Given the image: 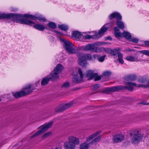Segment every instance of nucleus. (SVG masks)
Wrapping results in <instances>:
<instances>
[{
  "label": "nucleus",
  "instance_id": "49530a36",
  "mask_svg": "<svg viewBox=\"0 0 149 149\" xmlns=\"http://www.w3.org/2000/svg\"><path fill=\"white\" fill-rule=\"evenodd\" d=\"M144 43L146 45L149 46V41H146Z\"/></svg>",
  "mask_w": 149,
  "mask_h": 149
},
{
  "label": "nucleus",
  "instance_id": "dca6fc26",
  "mask_svg": "<svg viewBox=\"0 0 149 149\" xmlns=\"http://www.w3.org/2000/svg\"><path fill=\"white\" fill-rule=\"evenodd\" d=\"M121 90V86H116L107 88L103 91L102 92L104 93H108L109 92L116 91Z\"/></svg>",
  "mask_w": 149,
  "mask_h": 149
},
{
  "label": "nucleus",
  "instance_id": "58836bf2",
  "mask_svg": "<svg viewBox=\"0 0 149 149\" xmlns=\"http://www.w3.org/2000/svg\"><path fill=\"white\" fill-rule=\"evenodd\" d=\"M130 40L133 42L137 43L139 41V40L135 38H131V39H130Z\"/></svg>",
  "mask_w": 149,
  "mask_h": 149
},
{
  "label": "nucleus",
  "instance_id": "2eb2a0df",
  "mask_svg": "<svg viewBox=\"0 0 149 149\" xmlns=\"http://www.w3.org/2000/svg\"><path fill=\"white\" fill-rule=\"evenodd\" d=\"M94 44H89L81 46L80 48L79 49L84 51H90L93 52L94 48Z\"/></svg>",
  "mask_w": 149,
  "mask_h": 149
},
{
  "label": "nucleus",
  "instance_id": "423d86ee",
  "mask_svg": "<svg viewBox=\"0 0 149 149\" xmlns=\"http://www.w3.org/2000/svg\"><path fill=\"white\" fill-rule=\"evenodd\" d=\"M101 132V131H99L93 133L87 138L85 142L81 143L80 144V149H89V145L91 144L90 143H88V142H90L93 138L100 134Z\"/></svg>",
  "mask_w": 149,
  "mask_h": 149
},
{
  "label": "nucleus",
  "instance_id": "f8f14e48",
  "mask_svg": "<svg viewBox=\"0 0 149 149\" xmlns=\"http://www.w3.org/2000/svg\"><path fill=\"white\" fill-rule=\"evenodd\" d=\"M78 72L80 75V78L78 77L77 75H76L74 73V72L73 73V75L74 76L72 79V81L75 83H79L82 81L83 80V74L82 72L81 69L79 68L78 70Z\"/></svg>",
  "mask_w": 149,
  "mask_h": 149
},
{
  "label": "nucleus",
  "instance_id": "a878e982",
  "mask_svg": "<svg viewBox=\"0 0 149 149\" xmlns=\"http://www.w3.org/2000/svg\"><path fill=\"white\" fill-rule=\"evenodd\" d=\"M120 50L119 48L111 50L110 51V54L113 56H116L117 54H118V53H120L119 52Z\"/></svg>",
  "mask_w": 149,
  "mask_h": 149
},
{
  "label": "nucleus",
  "instance_id": "6e6552de",
  "mask_svg": "<svg viewBox=\"0 0 149 149\" xmlns=\"http://www.w3.org/2000/svg\"><path fill=\"white\" fill-rule=\"evenodd\" d=\"M143 136L144 134L140 131L138 130L134 131L132 139V143L133 144H137L141 141Z\"/></svg>",
  "mask_w": 149,
  "mask_h": 149
},
{
  "label": "nucleus",
  "instance_id": "1a4fd4ad",
  "mask_svg": "<svg viewBox=\"0 0 149 149\" xmlns=\"http://www.w3.org/2000/svg\"><path fill=\"white\" fill-rule=\"evenodd\" d=\"M91 56L89 54H86L81 56L78 58V63L80 65L84 67L86 66L87 63L86 61L91 59Z\"/></svg>",
  "mask_w": 149,
  "mask_h": 149
},
{
  "label": "nucleus",
  "instance_id": "c756f323",
  "mask_svg": "<svg viewBox=\"0 0 149 149\" xmlns=\"http://www.w3.org/2000/svg\"><path fill=\"white\" fill-rule=\"evenodd\" d=\"M123 55L121 53H118V59L119 63L121 64H123L124 61L123 59Z\"/></svg>",
  "mask_w": 149,
  "mask_h": 149
},
{
  "label": "nucleus",
  "instance_id": "0eeeda50",
  "mask_svg": "<svg viewBox=\"0 0 149 149\" xmlns=\"http://www.w3.org/2000/svg\"><path fill=\"white\" fill-rule=\"evenodd\" d=\"M108 24L104 25L99 30L98 33H96L95 35H86L85 36L83 37L86 39H90V38L96 39L100 37L101 35L103 34L108 29L107 27H106L105 26Z\"/></svg>",
  "mask_w": 149,
  "mask_h": 149
},
{
  "label": "nucleus",
  "instance_id": "473e14b6",
  "mask_svg": "<svg viewBox=\"0 0 149 149\" xmlns=\"http://www.w3.org/2000/svg\"><path fill=\"white\" fill-rule=\"evenodd\" d=\"M52 134L51 132H49L44 134L42 136V138L43 139H45L49 136Z\"/></svg>",
  "mask_w": 149,
  "mask_h": 149
},
{
  "label": "nucleus",
  "instance_id": "4468645a",
  "mask_svg": "<svg viewBox=\"0 0 149 149\" xmlns=\"http://www.w3.org/2000/svg\"><path fill=\"white\" fill-rule=\"evenodd\" d=\"M72 105V103L71 102L64 104L60 105L56 108L55 111L56 112L62 111L70 107Z\"/></svg>",
  "mask_w": 149,
  "mask_h": 149
},
{
  "label": "nucleus",
  "instance_id": "603ef678",
  "mask_svg": "<svg viewBox=\"0 0 149 149\" xmlns=\"http://www.w3.org/2000/svg\"><path fill=\"white\" fill-rule=\"evenodd\" d=\"M16 10H13V11H16Z\"/></svg>",
  "mask_w": 149,
  "mask_h": 149
},
{
  "label": "nucleus",
  "instance_id": "5701e85b",
  "mask_svg": "<svg viewBox=\"0 0 149 149\" xmlns=\"http://www.w3.org/2000/svg\"><path fill=\"white\" fill-rule=\"evenodd\" d=\"M82 36L83 35L81 32L77 31H74L72 33V37L75 38H81Z\"/></svg>",
  "mask_w": 149,
  "mask_h": 149
},
{
  "label": "nucleus",
  "instance_id": "a18cd8bd",
  "mask_svg": "<svg viewBox=\"0 0 149 149\" xmlns=\"http://www.w3.org/2000/svg\"><path fill=\"white\" fill-rule=\"evenodd\" d=\"M114 29L115 31V32H117L119 30V29L118 27H115L114 28Z\"/></svg>",
  "mask_w": 149,
  "mask_h": 149
},
{
  "label": "nucleus",
  "instance_id": "b1692460",
  "mask_svg": "<svg viewBox=\"0 0 149 149\" xmlns=\"http://www.w3.org/2000/svg\"><path fill=\"white\" fill-rule=\"evenodd\" d=\"M33 27L36 29L40 31H43L45 29H47L44 26L39 24H35L34 25Z\"/></svg>",
  "mask_w": 149,
  "mask_h": 149
},
{
  "label": "nucleus",
  "instance_id": "cd10ccee",
  "mask_svg": "<svg viewBox=\"0 0 149 149\" xmlns=\"http://www.w3.org/2000/svg\"><path fill=\"white\" fill-rule=\"evenodd\" d=\"M123 36L128 40H130L131 37V34L128 32L126 31H124L123 33Z\"/></svg>",
  "mask_w": 149,
  "mask_h": 149
},
{
  "label": "nucleus",
  "instance_id": "c03bdc74",
  "mask_svg": "<svg viewBox=\"0 0 149 149\" xmlns=\"http://www.w3.org/2000/svg\"><path fill=\"white\" fill-rule=\"evenodd\" d=\"M125 79L126 81H130V76L129 75V76H125Z\"/></svg>",
  "mask_w": 149,
  "mask_h": 149
},
{
  "label": "nucleus",
  "instance_id": "9d476101",
  "mask_svg": "<svg viewBox=\"0 0 149 149\" xmlns=\"http://www.w3.org/2000/svg\"><path fill=\"white\" fill-rule=\"evenodd\" d=\"M125 84L127 86H121V89H127L130 91H132L133 90V87L132 86H137L138 87H140L143 86L142 85H137L134 82H126Z\"/></svg>",
  "mask_w": 149,
  "mask_h": 149
},
{
  "label": "nucleus",
  "instance_id": "2f4dec72",
  "mask_svg": "<svg viewBox=\"0 0 149 149\" xmlns=\"http://www.w3.org/2000/svg\"><path fill=\"white\" fill-rule=\"evenodd\" d=\"M47 25L50 28L55 29L56 27V24L54 22H50L48 23Z\"/></svg>",
  "mask_w": 149,
  "mask_h": 149
},
{
  "label": "nucleus",
  "instance_id": "72a5a7b5",
  "mask_svg": "<svg viewBox=\"0 0 149 149\" xmlns=\"http://www.w3.org/2000/svg\"><path fill=\"white\" fill-rule=\"evenodd\" d=\"M8 14L0 13V19L3 18L8 19Z\"/></svg>",
  "mask_w": 149,
  "mask_h": 149
},
{
  "label": "nucleus",
  "instance_id": "a19ab883",
  "mask_svg": "<svg viewBox=\"0 0 149 149\" xmlns=\"http://www.w3.org/2000/svg\"><path fill=\"white\" fill-rule=\"evenodd\" d=\"M69 84L68 82L64 83L62 85V87L63 88H67L69 86Z\"/></svg>",
  "mask_w": 149,
  "mask_h": 149
},
{
  "label": "nucleus",
  "instance_id": "8fccbe9b",
  "mask_svg": "<svg viewBox=\"0 0 149 149\" xmlns=\"http://www.w3.org/2000/svg\"><path fill=\"white\" fill-rule=\"evenodd\" d=\"M114 22H115V21H112V24H111V26H113V24L114 23Z\"/></svg>",
  "mask_w": 149,
  "mask_h": 149
},
{
  "label": "nucleus",
  "instance_id": "6ab92c4d",
  "mask_svg": "<svg viewBox=\"0 0 149 149\" xmlns=\"http://www.w3.org/2000/svg\"><path fill=\"white\" fill-rule=\"evenodd\" d=\"M31 87V85H28L23 89L22 91H23L24 96L32 92L34 89H32Z\"/></svg>",
  "mask_w": 149,
  "mask_h": 149
},
{
  "label": "nucleus",
  "instance_id": "a211bd4d",
  "mask_svg": "<svg viewBox=\"0 0 149 149\" xmlns=\"http://www.w3.org/2000/svg\"><path fill=\"white\" fill-rule=\"evenodd\" d=\"M109 18L110 20L113 18H116L117 20H120L122 19V17L119 13L115 12L110 15L109 16Z\"/></svg>",
  "mask_w": 149,
  "mask_h": 149
},
{
  "label": "nucleus",
  "instance_id": "9b49d317",
  "mask_svg": "<svg viewBox=\"0 0 149 149\" xmlns=\"http://www.w3.org/2000/svg\"><path fill=\"white\" fill-rule=\"evenodd\" d=\"M24 16L26 18L31 19L34 20L38 19L40 21L43 22H45L46 21L45 18L42 15H40L37 17H36L31 15L26 14L24 15Z\"/></svg>",
  "mask_w": 149,
  "mask_h": 149
},
{
  "label": "nucleus",
  "instance_id": "4c0bfd02",
  "mask_svg": "<svg viewBox=\"0 0 149 149\" xmlns=\"http://www.w3.org/2000/svg\"><path fill=\"white\" fill-rule=\"evenodd\" d=\"M111 74V73L109 71L105 72H103V75L106 77H109Z\"/></svg>",
  "mask_w": 149,
  "mask_h": 149
},
{
  "label": "nucleus",
  "instance_id": "7ed1b4c3",
  "mask_svg": "<svg viewBox=\"0 0 149 149\" xmlns=\"http://www.w3.org/2000/svg\"><path fill=\"white\" fill-rule=\"evenodd\" d=\"M24 15H21L19 14H16L13 13L8 14V19H11L13 21H16L18 22H19L21 24H27L31 26L35 24L34 22L31 20L28 19H24Z\"/></svg>",
  "mask_w": 149,
  "mask_h": 149
},
{
  "label": "nucleus",
  "instance_id": "7c9ffc66",
  "mask_svg": "<svg viewBox=\"0 0 149 149\" xmlns=\"http://www.w3.org/2000/svg\"><path fill=\"white\" fill-rule=\"evenodd\" d=\"M116 23L119 28L122 29H124V25L122 22L117 21H116Z\"/></svg>",
  "mask_w": 149,
  "mask_h": 149
},
{
  "label": "nucleus",
  "instance_id": "09e8293b",
  "mask_svg": "<svg viewBox=\"0 0 149 149\" xmlns=\"http://www.w3.org/2000/svg\"><path fill=\"white\" fill-rule=\"evenodd\" d=\"M143 86L142 87H149V81H148V82L147 83V86H146L145 85H143Z\"/></svg>",
  "mask_w": 149,
  "mask_h": 149
},
{
  "label": "nucleus",
  "instance_id": "f3484780",
  "mask_svg": "<svg viewBox=\"0 0 149 149\" xmlns=\"http://www.w3.org/2000/svg\"><path fill=\"white\" fill-rule=\"evenodd\" d=\"M84 75L86 77L89 78V79H92L98 75V74L97 73L94 74L93 71L89 70L86 72V74Z\"/></svg>",
  "mask_w": 149,
  "mask_h": 149
},
{
  "label": "nucleus",
  "instance_id": "c9c22d12",
  "mask_svg": "<svg viewBox=\"0 0 149 149\" xmlns=\"http://www.w3.org/2000/svg\"><path fill=\"white\" fill-rule=\"evenodd\" d=\"M100 87V84H97L92 86L91 88L93 90L97 89Z\"/></svg>",
  "mask_w": 149,
  "mask_h": 149
},
{
  "label": "nucleus",
  "instance_id": "de8ad7c7",
  "mask_svg": "<svg viewBox=\"0 0 149 149\" xmlns=\"http://www.w3.org/2000/svg\"><path fill=\"white\" fill-rule=\"evenodd\" d=\"M106 39L108 40H111L112 39V38L110 37H107Z\"/></svg>",
  "mask_w": 149,
  "mask_h": 149
},
{
  "label": "nucleus",
  "instance_id": "37998d69",
  "mask_svg": "<svg viewBox=\"0 0 149 149\" xmlns=\"http://www.w3.org/2000/svg\"><path fill=\"white\" fill-rule=\"evenodd\" d=\"M94 81H95L99 80L101 79V77L100 76H98V75L94 77Z\"/></svg>",
  "mask_w": 149,
  "mask_h": 149
},
{
  "label": "nucleus",
  "instance_id": "393cba45",
  "mask_svg": "<svg viewBox=\"0 0 149 149\" xmlns=\"http://www.w3.org/2000/svg\"><path fill=\"white\" fill-rule=\"evenodd\" d=\"M101 137V135H99L91 141V142H90V143L91 144H96L100 140Z\"/></svg>",
  "mask_w": 149,
  "mask_h": 149
},
{
  "label": "nucleus",
  "instance_id": "f257e3e1",
  "mask_svg": "<svg viewBox=\"0 0 149 149\" xmlns=\"http://www.w3.org/2000/svg\"><path fill=\"white\" fill-rule=\"evenodd\" d=\"M63 69V66L60 64H58L54 68V71L51 73L50 74L42 79L41 81L42 85L44 86L47 85L50 80L55 81L58 79V74L61 72Z\"/></svg>",
  "mask_w": 149,
  "mask_h": 149
},
{
  "label": "nucleus",
  "instance_id": "c85d7f7f",
  "mask_svg": "<svg viewBox=\"0 0 149 149\" xmlns=\"http://www.w3.org/2000/svg\"><path fill=\"white\" fill-rule=\"evenodd\" d=\"M58 27L61 30L64 31H66L68 29V26L67 25L64 24L59 25Z\"/></svg>",
  "mask_w": 149,
  "mask_h": 149
},
{
  "label": "nucleus",
  "instance_id": "f03ea898",
  "mask_svg": "<svg viewBox=\"0 0 149 149\" xmlns=\"http://www.w3.org/2000/svg\"><path fill=\"white\" fill-rule=\"evenodd\" d=\"M55 32L61 42L63 43L64 47L67 52L71 54H75L79 52V49L70 42L60 37L62 35V33L56 31H55Z\"/></svg>",
  "mask_w": 149,
  "mask_h": 149
},
{
  "label": "nucleus",
  "instance_id": "4be33fe9",
  "mask_svg": "<svg viewBox=\"0 0 149 149\" xmlns=\"http://www.w3.org/2000/svg\"><path fill=\"white\" fill-rule=\"evenodd\" d=\"M106 56L105 55L100 56L99 55H95L93 56V58L95 59H96L100 62H103L105 59Z\"/></svg>",
  "mask_w": 149,
  "mask_h": 149
},
{
  "label": "nucleus",
  "instance_id": "3c124183",
  "mask_svg": "<svg viewBox=\"0 0 149 149\" xmlns=\"http://www.w3.org/2000/svg\"><path fill=\"white\" fill-rule=\"evenodd\" d=\"M17 145H18V144H16L15 145V146H17Z\"/></svg>",
  "mask_w": 149,
  "mask_h": 149
},
{
  "label": "nucleus",
  "instance_id": "f704fd0d",
  "mask_svg": "<svg viewBox=\"0 0 149 149\" xmlns=\"http://www.w3.org/2000/svg\"><path fill=\"white\" fill-rule=\"evenodd\" d=\"M114 35L117 38H120L123 36V33L120 32H114Z\"/></svg>",
  "mask_w": 149,
  "mask_h": 149
},
{
  "label": "nucleus",
  "instance_id": "aec40b11",
  "mask_svg": "<svg viewBox=\"0 0 149 149\" xmlns=\"http://www.w3.org/2000/svg\"><path fill=\"white\" fill-rule=\"evenodd\" d=\"M127 61L131 62H138L141 61V59L138 57L132 56H127L125 58Z\"/></svg>",
  "mask_w": 149,
  "mask_h": 149
},
{
  "label": "nucleus",
  "instance_id": "864d4df0",
  "mask_svg": "<svg viewBox=\"0 0 149 149\" xmlns=\"http://www.w3.org/2000/svg\"><path fill=\"white\" fill-rule=\"evenodd\" d=\"M1 98H0V102L1 101Z\"/></svg>",
  "mask_w": 149,
  "mask_h": 149
},
{
  "label": "nucleus",
  "instance_id": "20e7f679",
  "mask_svg": "<svg viewBox=\"0 0 149 149\" xmlns=\"http://www.w3.org/2000/svg\"><path fill=\"white\" fill-rule=\"evenodd\" d=\"M68 139V141L65 142L64 143L65 149H75L76 145L80 143L79 139L73 135L69 136Z\"/></svg>",
  "mask_w": 149,
  "mask_h": 149
},
{
  "label": "nucleus",
  "instance_id": "bb28decb",
  "mask_svg": "<svg viewBox=\"0 0 149 149\" xmlns=\"http://www.w3.org/2000/svg\"><path fill=\"white\" fill-rule=\"evenodd\" d=\"M13 95L16 98H18L24 96L23 92L22 91L13 93Z\"/></svg>",
  "mask_w": 149,
  "mask_h": 149
},
{
  "label": "nucleus",
  "instance_id": "e433bc0d",
  "mask_svg": "<svg viewBox=\"0 0 149 149\" xmlns=\"http://www.w3.org/2000/svg\"><path fill=\"white\" fill-rule=\"evenodd\" d=\"M147 81V79L146 77H143L140 78L139 79V81L143 83H145Z\"/></svg>",
  "mask_w": 149,
  "mask_h": 149
},
{
  "label": "nucleus",
  "instance_id": "ddd939ff",
  "mask_svg": "<svg viewBox=\"0 0 149 149\" xmlns=\"http://www.w3.org/2000/svg\"><path fill=\"white\" fill-rule=\"evenodd\" d=\"M125 137L122 134H118L114 135L112 140L114 143H118L122 142L124 139Z\"/></svg>",
  "mask_w": 149,
  "mask_h": 149
},
{
  "label": "nucleus",
  "instance_id": "79ce46f5",
  "mask_svg": "<svg viewBox=\"0 0 149 149\" xmlns=\"http://www.w3.org/2000/svg\"><path fill=\"white\" fill-rule=\"evenodd\" d=\"M142 52L143 54L149 56V50H143Z\"/></svg>",
  "mask_w": 149,
  "mask_h": 149
},
{
  "label": "nucleus",
  "instance_id": "ea45409f",
  "mask_svg": "<svg viewBox=\"0 0 149 149\" xmlns=\"http://www.w3.org/2000/svg\"><path fill=\"white\" fill-rule=\"evenodd\" d=\"M129 76L130 81H134L135 80L136 78V76L135 75H132Z\"/></svg>",
  "mask_w": 149,
  "mask_h": 149
},
{
  "label": "nucleus",
  "instance_id": "412c9836",
  "mask_svg": "<svg viewBox=\"0 0 149 149\" xmlns=\"http://www.w3.org/2000/svg\"><path fill=\"white\" fill-rule=\"evenodd\" d=\"M101 45V43H98L97 42L94 43V48L93 49V52H102L103 50H105V49L104 48H100L99 47H95V45Z\"/></svg>",
  "mask_w": 149,
  "mask_h": 149
},
{
  "label": "nucleus",
  "instance_id": "39448f33",
  "mask_svg": "<svg viewBox=\"0 0 149 149\" xmlns=\"http://www.w3.org/2000/svg\"><path fill=\"white\" fill-rule=\"evenodd\" d=\"M53 123L52 121L46 123L44 125H41L39 128L40 130L38 131L35 134L31 136V138L36 137L46 131L48 129L50 128L52 126Z\"/></svg>",
  "mask_w": 149,
  "mask_h": 149
}]
</instances>
